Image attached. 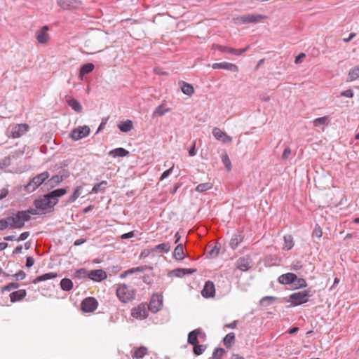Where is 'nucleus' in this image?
<instances>
[{"instance_id": "nucleus-17", "label": "nucleus", "mask_w": 359, "mask_h": 359, "mask_svg": "<svg viewBox=\"0 0 359 359\" xmlns=\"http://www.w3.org/2000/svg\"><path fill=\"white\" fill-rule=\"evenodd\" d=\"M215 294V288L214 283L208 280L205 282V285L201 291V294L205 298L213 297Z\"/></svg>"}, {"instance_id": "nucleus-44", "label": "nucleus", "mask_w": 359, "mask_h": 359, "mask_svg": "<svg viewBox=\"0 0 359 359\" xmlns=\"http://www.w3.org/2000/svg\"><path fill=\"white\" fill-rule=\"evenodd\" d=\"M63 180L62 175H56L53 176L48 181L51 187H55L59 184Z\"/></svg>"}, {"instance_id": "nucleus-9", "label": "nucleus", "mask_w": 359, "mask_h": 359, "mask_svg": "<svg viewBox=\"0 0 359 359\" xmlns=\"http://www.w3.org/2000/svg\"><path fill=\"white\" fill-rule=\"evenodd\" d=\"M97 306L98 302L94 297L85 298L81 304V308L84 313L93 312L97 309Z\"/></svg>"}, {"instance_id": "nucleus-63", "label": "nucleus", "mask_w": 359, "mask_h": 359, "mask_svg": "<svg viewBox=\"0 0 359 359\" xmlns=\"http://www.w3.org/2000/svg\"><path fill=\"white\" fill-rule=\"evenodd\" d=\"M34 264V259L32 257H27L26 259V266L27 268L32 267Z\"/></svg>"}, {"instance_id": "nucleus-7", "label": "nucleus", "mask_w": 359, "mask_h": 359, "mask_svg": "<svg viewBox=\"0 0 359 359\" xmlns=\"http://www.w3.org/2000/svg\"><path fill=\"white\" fill-rule=\"evenodd\" d=\"M265 16L262 15H252L248 14L238 16L234 19L235 22L237 24H249V23H256L258 22L260 20L264 18Z\"/></svg>"}, {"instance_id": "nucleus-43", "label": "nucleus", "mask_w": 359, "mask_h": 359, "mask_svg": "<svg viewBox=\"0 0 359 359\" xmlns=\"http://www.w3.org/2000/svg\"><path fill=\"white\" fill-rule=\"evenodd\" d=\"M276 299V297H272V296H265L262 298L260 300V304L263 306H267L270 304H271Z\"/></svg>"}, {"instance_id": "nucleus-8", "label": "nucleus", "mask_w": 359, "mask_h": 359, "mask_svg": "<svg viewBox=\"0 0 359 359\" xmlns=\"http://www.w3.org/2000/svg\"><path fill=\"white\" fill-rule=\"evenodd\" d=\"M163 306V296L159 294L152 295L150 302L147 306L149 311L155 313L158 312Z\"/></svg>"}, {"instance_id": "nucleus-25", "label": "nucleus", "mask_w": 359, "mask_h": 359, "mask_svg": "<svg viewBox=\"0 0 359 359\" xmlns=\"http://www.w3.org/2000/svg\"><path fill=\"white\" fill-rule=\"evenodd\" d=\"M128 154H129V151L122 147L116 148L114 149L111 150L109 152V155L112 156L113 158L124 157V156H127Z\"/></svg>"}, {"instance_id": "nucleus-16", "label": "nucleus", "mask_w": 359, "mask_h": 359, "mask_svg": "<svg viewBox=\"0 0 359 359\" xmlns=\"http://www.w3.org/2000/svg\"><path fill=\"white\" fill-rule=\"evenodd\" d=\"M49 27L47 25L43 26L41 29L36 32V38L39 43H46L48 42L50 36L47 33Z\"/></svg>"}, {"instance_id": "nucleus-29", "label": "nucleus", "mask_w": 359, "mask_h": 359, "mask_svg": "<svg viewBox=\"0 0 359 359\" xmlns=\"http://www.w3.org/2000/svg\"><path fill=\"white\" fill-rule=\"evenodd\" d=\"M118 128L121 132L128 133L133 129V124L132 121L126 120L125 121L120 123L118 125Z\"/></svg>"}, {"instance_id": "nucleus-47", "label": "nucleus", "mask_w": 359, "mask_h": 359, "mask_svg": "<svg viewBox=\"0 0 359 359\" xmlns=\"http://www.w3.org/2000/svg\"><path fill=\"white\" fill-rule=\"evenodd\" d=\"M220 248L217 247V245H215L211 248V250L208 252L207 257L208 258H214L216 257L219 252Z\"/></svg>"}, {"instance_id": "nucleus-58", "label": "nucleus", "mask_w": 359, "mask_h": 359, "mask_svg": "<svg viewBox=\"0 0 359 359\" xmlns=\"http://www.w3.org/2000/svg\"><path fill=\"white\" fill-rule=\"evenodd\" d=\"M323 235L322 229L319 226H316L313 231V236L317 238H320Z\"/></svg>"}, {"instance_id": "nucleus-14", "label": "nucleus", "mask_w": 359, "mask_h": 359, "mask_svg": "<svg viewBox=\"0 0 359 359\" xmlns=\"http://www.w3.org/2000/svg\"><path fill=\"white\" fill-rule=\"evenodd\" d=\"M57 4L65 10L76 9L81 5V0H57Z\"/></svg>"}, {"instance_id": "nucleus-13", "label": "nucleus", "mask_w": 359, "mask_h": 359, "mask_svg": "<svg viewBox=\"0 0 359 359\" xmlns=\"http://www.w3.org/2000/svg\"><path fill=\"white\" fill-rule=\"evenodd\" d=\"M252 261L249 257H242L236 262L237 269L243 272L248 271L252 266Z\"/></svg>"}, {"instance_id": "nucleus-54", "label": "nucleus", "mask_w": 359, "mask_h": 359, "mask_svg": "<svg viewBox=\"0 0 359 359\" xmlns=\"http://www.w3.org/2000/svg\"><path fill=\"white\" fill-rule=\"evenodd\" d=\"M11 165V158L6 156L0 161V168H6Z\"/></svg>"}, {"instance_id": "nucleus-42", "label": "nucleus", "mask_w": 359, "mask_h": 359, "mask_svg": "<svg viewBox=\"0 0 359 359\" xmlns=\"http://www.w3.org/2000/svg\"><path fill=\"white\" fill-rule=\"evenodd\" d=\"M207 346L203 344H195L193 347V352L196 355H200L206 350Z\"/></svg>"}, {"instance_id": "nucleus-56", "label": "nucleus", "mask_w": 359, "mask_h": 359, "mask_svg": "<svg viewBox=\"0 0 359 359\" xmlns=\"http://www.w3.org/2000/svg\"><path fill=\"white\" fill-rule=\"evenodd\" d=\"M340 96L352 98L354 96V92L351 89H348L346 90L342 91L340 94Z\"/></svg>"}, {"instance_id": "nucleus-34", "label": "nucleus", "mask_w": 359, "mask_h": 359, "mask_svg": "<svg viewBox=\"0 0 359 359\" xmlns=\"http://www.w3.org/2000/svg\"><path fill=\"white\" fill-rule=\"evenodd\" d=\"M173 257L178 260L184 259V247L182 244H179L176 246L173 252Z\"/></svg>"}, {"instance_id": "nucleus-31", "label": "nucleus", "mask_w": 359, "mask_h": 359, "mask_svg": "<svg viewBox=\"0 0 359 359\" xmlns=\"http://www.w3.org/2000/svg\"><path fill=\"white\" fill-rule=\"evenodd\" d=\"M180 84L181 85V90L184 95L191 96L194 93V87L191 84L184 81L180 83Z\"/></svg>"}, {"instance_id": "nucleus-45", "label": "nucleus", "mask_w": 359, "mask_h": 359, "mask_svg": "<svg viewBox=\"0 0 359 359\" xmlns=\"http://www.w3.org/2000/svg\"><path fill=\"white\" fill-rule=\"evenodd\" d=\"M225 353V350L222 348H216L212 353L213 359H221Z\"/></svg>"}, {"instance_id": "nucleus-24", "label": "nucleus", "mask_w": 359, "mask_h": 359, "mask_svg": "<svg viewBox=\"0 0 359 359\" xmlns=\"http://www.w3.org/2000/svg\"><path fill=\"white\" fill-rule=\"evenodd\" d=\"M27 295V292L25 290H19L15 292H13L10 294L11 302H15L17 301H20L25 297Z\"/></svg>"}, {"instance_id": "nucleus-23", "label": "nucleus", "mask_w": 359, "mask_h": 359, "mask_svg": "<svg viewBox=\"0 0 359 359\" xmlns=\"http://www.w3.org/2000/svg\"><path fill=\"white\" fill-rule=\"evenodd\" d=\"M95 68L93 63H86L80 67L79 78L81 81L83 80L85 75L92 72Z\"/></svg>"}, {"instance_id": "nucleus-11", "label": "nucleus", "mask_w": 359, "mask_h": 359, "mask_svg": "<svg viewBox=\"0 0 359 359\" xmlns=\"http://www.w3.org/2000/svg\"><path fill=\"white\" fill-rule=\"evenodd\" d=\"M198 337H200L201 339H205V338L206 337L205 333L201 328L196 329V330L191 331L188 334V337H187L188 344L193 345V346L195 344H197L198 343Z\"/></svg>"}, {"instance_id": "nucleus-39", "label": "nucleus", "mask_w": 359, "mask_h": 359, "mask_svg": "<svg viewBox=\"0 0 359 359\" xmlns=\"http://www.w3.org/2000/svg\"><path fill=\"white\" fill-rule=\"evenodd\" d=\"M170 111V109L168 108H164L163 104H161L158 106L155 110L154 111L152 114V118H155L156 116H162L165 113L168 112Z\"/></svg>"}, {"instance_id": "nucleus-20", "label": "nucleus", "mask_w": 359, "mask_h": 359, "mask_svg": "<svg viewBox=\"0 0 359 359\" xmlns=\"http://www.w3.org/2000/svg\"><path fill=\"white\" fill-rule=\"evenodd\" d=\"M217 49L223 53H229L231 55H241L247 51V50L248 49V47H245L244 48L236 49V48H230V47L224 46H218Z\"/></svg>"}, {"instance_id": "nucleus-22", "label": "nucleus", "mask_w": 359, "mask_h": 359, "mask_svg": "<svg viewBox=\"0 0 359 359\" xmlns=\"http://www.w3.org/2000/svg\"><path fill=\"white\" fill-rule=\"evenodd\" d=\"M297 276L292 273L282 274L278 277V282L283 285H288L295 283Z\"/></svg>"}, {"instance_id": "nucleus-41", "label": "nucleus", "mask_w": 359, "mask_h": 359, "mask_svg": "<svg viewBox=\"0 0 359 359\" xmlns=\"http://www.w3.org/2000/svg\"><path fill=\"white\" fill-rule=\"evenodd\" d=\"M107 184V181H102L100 183L95 184L92 189L91 193L97 194L99 191H103Z\"/></svg>"}, {"instance_id": "nucleus-3", "label": "nucleus", "mask_w": 359, "mask_h": 359, "mask_svg": "<svg viewBox=\"0 0 359 359\" xmlns=\"http://www.w3.org/2000/svg\"><path fill=\"white\" fill-rule=\"evenodd\" d=\"M312 294L309 290H302L291 294L289 298L291 305L297 306L308 302Z\"/></svg>"}, {"instance_id": "nucleus-52", "label": "nucleus", "mask_w": 359, "mask_h": 359, "mask_svg": "<svg viewBox=\"0 0 359 359\" xmlns=\"http://www.w3.org/2000/svg\"><path fill=\"white\" fill-rule=\"evenodd\" d=\"M20 287V284L17 283H11L1 288V291H10L13 289H18Z\"/></svg>"}, {"instance_id": "nucleus-49", "label": "nucleus", "mask_w": 359, "mask_h": 359, "mask_svg": "<svg viewBox=\"0 0 359 359\" xmlns=\"http://www.w3.org/2000/svg\"><path fill=\"white\" fill-rule=\"evenodd\" d=\"M294 285L297 289L304 288L307 287L306 280L304 278H298L297 277L295 283H294Z\"/></svg>"}, {"instance_id": "nucleus-27", "label": "nucleus", "mask_w": 359, "mask_h": 359, "mask_svg": "<svg viewBox=\"0 0 359 359\" xmlns=\"http://www.w3.org/2000/svg\"><path fill=\"white\" fill-rule=\"evenodd\" d=\"M243 236L241 233L233 234L230 240L229 245L231 249L235 250L243 241Z\"/></svg>"}, {"instance_id": "nucleus-4", "label": "nucleus", "mask_w": 359, "mask_h": 359, "mask_svg": "<svg viewBox=\"0 0 359 359\" xmlns=\"http://www.w3.org/2000/svg\"><path fill=\"white\" fill-rule=\"evenodd\" d=\"M7 217L11 224V229L22 228L25 226V219H27L25 214L21 213L20 210L13 212Z\"/></svg>"}, {"instance_id": "nucleus-21", "label": "nucleus", "mask_w": 359, "mask_h": 359, "mask_svg": "<svg viewBox=\"0 0 359 359\" xmlns=\"http://www.w3.org/2000/svg\"><path fill=\"white\" fill-rule=\"evenodd\" d=\"M65 100L67 104L76 113H81L83 110V107L80 102L76 100L75 98L67 95L65 97Z\"/></svg>"}, {"instance_id": "nucleus-55", "label": "nucleus", "mask_w": 359, "mask_h": 359, "mask_svg": "<svg viewBox=\"0 0 359 359\" xmlns=\"http://www.w3.org/2000/svg\"><path fill=\"white\" fill-rule=\"evenodd\" d=\"M302 267V262L298 260L294 261L290 266L291 269L294 271L300 270Z\"/></svg>"}, {"instance_id": "nucleus-5", "label": "nucleus", "mask_w": 359, "mask_h": 359, "mask_svg": "<svg viewBox=\"0 0 359 359\" xmlns=\"http://www.w3.org/2000/svg\"><path fill=\"white\" fill-rule=\"evenodd\" d=\"M48 177L49 173L47 171L36 175L25 186V191L29 193L35 191Z\"/></svg>"}, {"instance_id": "nucleus-62", "label": "nucleus", "mask_w": 359, "mask_h": 359, "mask_svg": "<svg viewBox=\"0 0 359 359\" xmlns=\"http://www.w3.org/2000/svg\"><path fill=\"white\" fill-rule=\"evenodd\" d=\"M151 252H152L151 250H148V249L143 250L140 255V259H144V258L147 257L149 255Z\"/></svg>"}, {"instance_id": "nucleus-35", "label": "nucleus", "mask_w": 359, "mask_h": 359, "mask_svg": "<svg viewBox=\"0 0 359 359\" xmlns=\"http://www.w3.org/2000/svg\"><path fill=\"white\" fill-rule=\"evenodd\" d=\"M235 341V334L233 332H229L223 339V343L227 348H230L232 344Z\"/></svg>"}, {"instance_id": "nucleus-6", "label": "nucleus", "mask_w": 359, "mask_h": 359, "mask_svg": "<svg viewBox=\"0 0 359 359\" xmlns=\"http://www.w3.org/2000/svg\"><path fill=\"white\" fill-rule=\"evenodd\" d=\"M29 128L27 123L11 125L7 129V135L13 138H19L28 131Z\"/></svg>"}, {"instance_id": "nucleus-60", "label": "nucleus", "mask_w": 359, "mask_h": 359, "mask_svg": "<svg viewBox=\"0 0 359 359\" xmlns=\"http://www.w3.org/2000/svg\"><path fill=\"white\" fill-rule=\"evenodd\" d=\"M147 269H151V267L147 266H141L134 268L135 273H143Z\"/></svg>"}, {"instance_id": "nucleus-2", "label": "nucleus", "mask_w": 359, "mask_h": 359, "mask_svg": "<svg viewBox=\"0 0 359 359\" xmlns=\"http://www.w3.org/2000/svg\"><path fill=\"white\" fill-rule=\"evenodd\" d=\"M116 293L118 299L123 303L132 301L135 296V290L125 284L119 285L116 288Z\"/></svg>"}, {"instance_id": "nucleus-1", "label": "nucleus", "mask_w": 359, "mask_h": 359, "mask_svg": "<svg viewBox=\"0 0 359 359\" xmlns=\"http://www.w3.org/2000/svg\"><path fill=\"white\" fill-rule=\"evenodd\" d=\"M66 188H59L50 191L43 196L42 198L34 201V205L36 209L46 210L53 208L58 202V198L67 193Z\"/></svg>"}, {"instance_id": "nucleus-50", "label": "nucleus", "mask_w": 359, "mask_h": 359, "mask_svg": "<svg viewBox=\"0 0 359 359\" xmlns=\"http://www.w3.org/2000/svg\"><path fill=\"white\" fill-rule=\"evenodd\" d=\"M222 161L224 166L226 167L227 170H230L231 169V161L226 154H224L222 157Z\"/></svg>"}, {"instance_id": "nucleus-46", "label": "nucleus", "mask_w": 359, "mask_h": 359, "mask_svg": "<svg viewBox=\"0 0 359 359\" xmlns=\"http://www.w3.org/2000/svg\"><path fill=\"white\" fill-rule=\"evenodd\" d=\"M7 229H11V224L9 223L8 217L0 219V231H4Z\"/></svg>"}, {"instance_id": "nucleus-36", "label": "nucleus", "mask_w": 359, "mask_h": 359, "mask_svg": "<svg viewBox=\"0 0 359 359\" xmlns=\"http://www.w3.org/2000/svg\"><path fill=\"white\" fill-rule=\"evenodd\" d=\"M213 187V184L210 182H205L199 184L195 188V191L198 193H204L206 191L210 190Z\"/></svg>"}, {"instance_id": "nucleus-33", "label": "nucleus", "mask_w": 359, "mask_h": 359, "mask_svg": "<svg viewBox=\"0 0 359 359\" xmlns=\"http://www.w3.org/2000/svg\"><path fill=\"white\" fill-rule=\"evenodd\" d=\"M170 250V244L168 243H163L156 245L154 248L151 249V251L168 253Z\"/></svg>"}, {"instance_id": "nucleus-19", "label": "nucleus", "mask_w": 359, "mask_h": 359, "mask_svg": "<svg viewBox=\"0 0 359 359\" xmlns=\"http://www.w3.org/2000/svg\"><path fill=\"white\" fill-rule=\"evenodd\" d=\"M212 135L216 140L222 141L224 143H229L232 141V138L230 136L217 128H213Z\"/></svg>"}, {"instance_id": "nucleus-26", "label": "nucleus", "mask_w": 359, "mask_h": 359, "mask_svg": "<svg viewBox=\"0 0 359 359\" xmlns=\"http://www.w3.org/2000/svg\"><path fill=\"white\" fill-rule=\"evenodd\" d=\"M57 276V273L55 272H48L37 276L34 280L33 283L36 284L39 282L45 281L47 280L55 278Z\"/></svg>"}, {"instance_id": "nucleus-10", "label": "nucleus", "mask_w": 359, "mask_h": 359, "mask_svg": "<svg viewBox=\"0 0 359 359\" xmlns=\"http://www.w3.org/2000/svg\"><path fill=\"white\" fill-rule=\"evenodd\" d=\"M90 131V128L87 126H79L72 130L69 136L72 140L77 141L87 137Z\"/></svg>"}, {"instance_id": "nucleus-38", "label": "nucleus", "mask_w": 359, "mask_h": 359, "mask_svg": "<svg viewBox=\"0 0 359 359\" xmlns=\"http://www.w3.org/2000/svg\"><path fill=\"white\" fill-rule=\"evenodd\" d=\"M359 77V66L351 68L348 74V81H353Z\"/></svg>"}, {"instance_id": "nucleus-48", "label": "nucleus", "mask_w": 359, "mask_h": 359, "mask_svg": "<svg viewBox=\"0 0 359 359\" xmlns=\"http://www.w3.org/2000/svg\"><path fill=\"white\" fill-rule=\"evenodd\" d=\"M21 212V213H25V216L27 218V219H25V222H28L31 219V215H35L37 214V212H36V210L34 209V208H29L28 210H20Z\"/></svg>"}, {"instance_id": "nucleus-51", "label": "nucleus", "mask_w": 359, "mask_h": 359, "mask_svg": "<svg viewBox=\"0 0 359 359\" xmlns=\"http://www.w3.org/2000/svg\"><path fill=\"white\" fill-rule=\"evenodd\" d=\"M6 276L7 277H14L17 280H21L26 277V273L23 271L20 270L13 275L6 274Z\"/></svg>"}, {"instance_id": "nucleus-30", "label": "nucleus", "mask_w": 359, "mask_h": 359, "mask_svg": "<svg viewBox=\"0 0 359 359\" xmlns=\"http://www.w3.org/2000/svg\"><path fill=\"white\" fill-rule=\"evenodd\" d=\"M81 190H82L81 186L76 187L74 189L72 194L71 196H69V198H67V200L66 201V203H74L81 196Z\"/></svg>"}, {"instance_id": "nucleus-53", "label": "nucleus", "mask_w": 359, "mask_h": 359, "mask_svg": "<svg viewBox=\"0 0 359 359\" xmlns=\"http://www.w3.org/2000/svg\"><path fill=\"white\" fill-rule=\"evenodd\" d=\"M89 272L86 271L85 269H79L76 271V276L79 278H82L88 276Z\"/></svg>"}, {"instance_id": "nucleus-18", "label": "nucleus", "mask_w": 359, "mask_h": 359, "mask_svg": "<svg viewBox=\"0 0 359 359\" xmlns=\"http://www.w3.org/2000/svg\"><path fill=\"white\" fill-rule=\"evenodd\" d=\"M88 277L97 282H100L107 278V273L102 269H95L89 271Z\"/></svg>"}, {"instance_id": "nucleus-37", "label": "nucleus", "mask_w": 359, "mask_h": 359, "mask_svg": "<svg viewBox=\"0 0 359 359\" xmlns=\"http://www.w3.org/2000/svg\"><path fill=\"white\" fill-rule=\"evenodd\" d=\"M284 245L283 249L286 250H291L294 246L293 237L291 235L284 236Z\"/></svg>"}, {"instance_id": "nucleus-64", "label": "nucleus", "mask_w": 359, "mask_h": 359, "mask_svg": "<svg viewBox=\"0 0 359 359\" xmlns=\"http://www.w3.org/2000/svg\"><path fill=\"white\" fill-rule=\"evenodd\" d=\"M306 57V55L303 53H300L299 55H298L296 57H295V60H294V63L295 64H299L302 62L303 58H304Z\"/></svg>"}, {"instance_id": "nucleus-40", "label": "nucleus", "mask_w": 359, "mask_h": 359, "mask_svg": "<svg viewBox=\"0 0 359 359\" xmlns=\"http://www.w3.org/2000/svg\"><path fill=\"white\" fill-rule=\"evenodd\" d=\"M313 124L315 127H319L321 126H325L328 124V117L323 116L319 117L313 121Z\"/></svg>"}, {"instance_id": "nucleus-59", "label": "nucleus", "mask_w": 359, "mask_h": 359, "mask_svg": "<svg viewBox=\"0 0 359 359\" xmlns=\"http://www.w3.org/2000/svg\"><path fill=\"white\" fill-rule=\"evenodd\" d=\"M290 154H291V149H290V148L289 147H287L284 149V151H283V154H282V159H283V160H286V159H287V158L290 157Z\"/></svg>"}, {"instance_id": "nucleus-61", "label": "nucleus", "mask_w": 359, "mask_h": 359, "mask_svg": "<svg viewBox=\"0 0 359 359\" xmlns=\"http://www.w3.org/2000/svg\"><path fill=\"white\" fill-rule=\"evenodd\" d=\"M29 236V231L22 232L20 235L19 238L17 239V241H25Z\"/></svg>"}, {"instance_id": "nucleus-32", "label": "nucleus", "mask_w": 359, "mask_h": 359, "mask_svg": "<svg viewBox=\"0 0 359 359\" xmlns=\"http://www.w3.org/2000/svg\"><path fill=\"white\" fill-rule=\"evenodd\" d=\"M60 287L63 291H69L73 287V282L71 279L67 278H64L60 281Z\"/></svg>"}, {"instance_id": "nucleus-57", "label": "nucleus", "mask_w": 359, "mask_h": 359, "mask_svg": "<svg viewBox=\"0 0 359 359\" xmlns=\"http://www.w3.org/2000/svg\"><path fill=\"white\" fill-rule=\"evenodd\" d=\"M172 170H173V166L167 170L164 171L160 177V180H163L166 179L167 177H168L171 175Z\"/></svg>"}, {"instance_id": "nucleus-28", "label": "nucleus", "mask_w": 359, "mask_h": 359, "mask_svg": "<svg viewBox=\"0 0 359 359\" xmlns=\"http://www.w3.org/2000/svg\"><path fill=\"white\" fill-rule=\"evenodd\" d=\"M147 348L142 346L138 348H134L133 357L137 359H142L147 354Z\"/></svg>"}, {"instance_id": "nucleus-15", "label": "nucleus", "mask_w": 359, "mask_h": 359, "mask_svg": "<svg viewBox=\"0 0 359 359\" xmlns=\"http://www.w3.org/2000/svg\"><path fill=\"white\" fill-rule=\"evenodd\" d=\"M212 68L214 69H226L232 72H238V67L237 65L226 62L213 63L212 65Z\"/></svg>"}, {"instance_id": "nucleus-12", "label": "nucleus", "mask_w": 359, "mask_h": 359, "mask_svg": "<svg viewBox=\"0 0 359 359\" xmlns=\"http://www.w3.org/2000/svg\"><path fill=\"white\" fill-rule=\"evenodd\" d=\"M131 315L137 319H145L148 316V309L145 304H141L133 309Z\"/></svg>"}]
</instances>
